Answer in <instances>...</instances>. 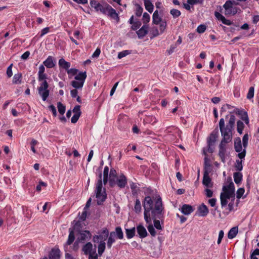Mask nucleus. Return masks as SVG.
Wrapping results in <instances>:
<instances>
[{"instance_id":"1","label":"nucleus","mask_w":259,"mask_h":259,"mask_svg":"<svg viewBox=\"0 0 259 259\" xmlns=\"http://www.w3.org/2000/svg\"><path fill=\"white\" fill-rule=\"evenodd\" d=\"M144 209V217L146 223L151 224L153 220L154 227L158 230H162L163 227L157 219L163 218L164 207L162 199L159 195H152L146 196L143 202Z\"/></svg>"},{"instance_id":"2","label":"nucleus","mask_w":259,"mask_h":259,"mask_svg":"<svg viewBox=\"0 0 259 259\" xmlns=\"http://www.w3.org/2000/svg\"><path fill=\"white\" fill-rule=\"evenodd\" d=\"M231 181L227 185L223 187V192L220 194V200L222 207H225L228 203V199H231L232 202L229 203L228 208L229 211L233 209V201L235 200V186L234 183Z\"/></svg>"},{"instance_id":"3","label":"nucleus","mask_w":259,"mask_h":259,"mask_svg":"<svg viewBox=\"0 0 259 259\" xmlns=\"http://www.w3.org/2000/svg\"><path fill=\"white\" fill-rule=\"evenodd\" d=\"M95 193L96 197L97 199V204L101 205L107 198L106 189L105 188L103 189L101 173L99 175V179L96 184Z\"/></svg>"},{"instance_id":"4","label":"nucleus","mask_w":259,"mask_h":259,"mask_svg":"<svg viewBox=\"0 0 259 259\" xmlns=\"http://www.w3.org/2000/svg\"><path fill=\"white\" fill-rule=\"evenodd\" d=\"M219 124L223 138L232 141L233 128L228 125H225L224 118L220 119Z\"/></svg>"},{"instance_id":"5","label":"nucleus","mask_w":259,"mask_h":259,"mask_svg":"<svg viewBox=\"0 0 259 259\" xmlns=\"http://www.w3.org/2000/svg\"><path fill=\"white\" fill-rule=\"evenodd\" d=\"M48 88L49 84L47 81H44L43 82H40L39 86L38 87L37 90L38 94L44 101H45L49 96L50 91Z\"/></svg>"},{"instance_id":"6","label":"nucleus","mask_w":259,"mask_h":259,"mask_svg":"<svg viewBox=\"0 0 259 259\" xmlns=\"http://www.w3.org/2000/svg\"><path fill=\"white\" fill-rule=\"evenodd\" d=\"M231 142V140H227L225 139H222L221 143L219 145V155L222 161L223 162L225 161V153L226 151V145L227 144Z\"/></svg>"},{"instance_id":"7","label":"nucleus","mask_w":259,"mask_h":259,"mask_svg":"<svg viewBox=\"0 0 259 259\" xmlns=\"http://www.w3.org/2000/svg\"><path fill=\"white\" fill-rule=\"evenodd\" d=\"M234 148L235 151L238 153V157L242 159L245 156V149L242 151V146L240 138H238L234 140Z\"/></svg>"},{"instance_id":"8","label":"nucleus","mask_w":259,"mask_h":259,"mask_svg":"<svg viewBox=\"0 0 259 259\" xmlns=\"http://www.w3.org/2000/svg\"><path fill=\"white\" fill-rule=\"evenodd\" d=\"M109 236V231L107 228H103L99 233L98 235L94 236L93 241L94 242H105Z\"/></svg>"},{"instance_id":"9","label":"nucleus","mask_w":259,"mask_h":259,"mask_svg":"<svg viewBox=\"0 0 259 259\" xmlns=\"http://www.w3.org/2000/svg\"><path fill=\"white\" fill-rule=\"evenodd\" d=\"M218 137V132H213L210 135L209 137L207 140V144H208V151L210 153L213 152V149L211 148V146H213L215 143L217 138Z\"/></svg>"},{"instance_id":"10","label":"nucleus","mask_w":259,"mask_h":259,"mask_svg":"<svg viewBox=\"0 0 259 259\" xmlns=\"http://www.w3.org/2000/svg\"><path fill=\"white\" fill-rule=\"evenodd\" d=\"M91 238V234L89 231H83L80 232L77 238V241L78 242H81L82 241H85L87 240H89Z\"/></svg>"},{"instance_id":"11","label":"nucleus","mask_w":259,"mask_h":259,"mask_svg":"<svg viewBox=\"0 0 259 259\" xmlns=\"http://www.w3.org/2000/svg\"><path fill=\"white\" fill-rule=\"evenodd\" d=\"M115 183L120 188H124L127 184V179L125 176L123 174L119 176Z\"/></svg>"},{"instance_id":"12","label":"nucleus","mask_w":259,"mask_h":259,"mask_svg":"<svg viewBox=\"0 0 259 259\" xmlns=\"http://www.w3.org/2000/svg\"><path fill=\"white\" fill-rule=\"evenodd\" d=\"M202 184L207 188H211L213 186L211 179L210 178L208 172L207 171H205L204 173Z\"/></svg>"},{"instance_id":"13","label":"nucleus","mask_w":259,"mask_h":259,"mask_svg":"<svg viewBox=\"0 0 259 259\" xmlns=\"http://www.w3.org/2000/svg\"><path fill=\"white\" fill-rule=\"evenodd\" d=\"M208 209L207 206L202 204L198 208V215L200 217H205L208 213Z\"/></svg>"},{"instance_id":"14","label":"nucleus","mask_w":259,"mask_h":259,"mask_svg":"<svg viewBox=\"0 0 259 259\" xmlns=\"http://www.w3.org/2000/svg\"><path fill=\"white\" fill-rule=\"evenodd\" d=\"M49 257L50 259H59L60 257V251L58 248H53L50 251Z\"/></svg>"},{"instance_id":"15","label":"nucleus","mask_w":259,"mask_h":259,"mask_svg":"<svg viewBox=\"0 0 259 259\" xmlns=\"http://www.w3.org/2000/svg\"><path fill=\"white\" fill-rule=\"evenodd\" d=\"M137 231L141 238H145L147 236V232L145 228L142 225H139L137 227Z\"/></svg>"},{"instance_id":"16","label":"nucleus","mask_w":259,"mask_h":259,"mask_svg":"<svg viewBox=\"0 0 259 259\" xmlns=\"http://www.w3.org/2000/svg\"><path fill=\"white\" fill-rule=\"evenodd\" d=\"M107 15L110 16L111 18L119 20V18L118 14L116 11L109 5H107Z\"/></svg>"},{"instance_id":"17","label":"nucleus","mask_w":259,"mask_h":259,"mask_svg":"<svg viewBox=\"0 0 259 259\" xmlns=\"http://www.w3.org/2000/svg\"><path fill=\"white\" fill-rule=\"evenodd\" d=\"M43 64L48 68L54 67L55 65V63L54 61L53 57L49 56L47 59L43 62Z\"/></svg>"},{"instance_id":"18","label":"nucleus","mask_w":259,"mask_h":259,"mask_svg":"<svg viewBox=\"0 0 259 259\" xmlns=\"http://www.w3.org/2000/svg\"><path fill=\"white\" fill-rule=\"evenodd\" d=\"M116 236H115L114 232H111L109 233V236L107 242V246L109 249H110L112 246V244L115 242Z\"/></svg>"},{"instance_id":"19","label":"nucleus","mask_w":259,"mask_h":259,"mask_svg":"<svg viewBox=\"0 0 259 259\" xmlns=\"http://www.w3.org/2000/svg\"><path fill=\"white\" fill-rule=\"evenodd\" d=\"M193 211L192 206L188 204H184L181 208V212L185 215H189Z\"/></svg>"},{"instance_id":"20","label":"nucleus","mask_w":259,"mask_h":259,"mask_svg":"<svg viewBox=\"0 0 259 259\" xmlns=\"http://www.w3.org/2000/svg\"><path fill=\"white\" fill-rule=\"evenodd\" d=\"M58 64L60 68L65 69L66 71L71 66L70 63L65 61L63 58H61L59 60Z\"/></svg>"},{"instance_id":"21","label":"nucleus","mask_w":259,"mask_h":259,"mask_svg":"<svg viewBox=\"0 0 259 259\" xmlns=\"http://www.w3.org/2000/svg\"><path fill=\"white\" fill-rule=\"evenodd\" d=\"M148 27L147 25H143L138 31H137V34L139 38H142L145 36L148 33Z\"/></svg>"},{"instance_id":"22","label":"nucleus","mask_w":259,"mask_h":259,"mask_svg":"<svg viewBox=\"0 0 259 259\" xmlns=\"http://www.w3.org/2000/svg\"><path fill=\"white\" fill-rule=\"evenodd\" d=\"M87 73L86 72H79L78 74H77L74 77V80L80 81L85 82V79L87 78Z\"/></svg>"},{"instance_id":"23","label":"nucleus","mask_w":259,"mask_h":259,"mask_svg":"<svg viewBox=\"0 0 259 259\" xmlns=\"http://www.w3.org/2000/svg\"><path fill=\"white\" fill-rule=\"evenodd\" d=\"M93 245L91 242L86 243L82 247V251L84 254H89L92 253Z\"/></svg>"},{"instance_id":"24","label":"nucleus","mask_w":259,"mask_h":259,"mask_svg":"<svg viewBox=\"0 0 259 259\" xmlns=\"http://www.w3.org/2000/svg\"><path fill=\"white\" fill-rule=\"evenodd\" d=\"M238 232L237 227H234L231 228L228 233V237L229 239H233L236 237Z\"/></svg>"},{"instance_id":"25","label":"nucleus","mask_w":259,"mask_h":259,"mask_svg":"<svg viewBox=\"0 0 259 259\" xmlns=\"http://www.w3.org/2000/svg\"><path fill=\"white\" fill-rule=\"evenodd\" d=\"M144 4L145 9L149 13H152L153 11L154 6L150 0H144Z\"/></svg>"},{"instance_id":"26","label":"nucleus","mask_w":259,"mask_h":259,"mask_svg":"<svg viewBox=\"0 0 259 259\" xmlns=\"http://www.w3.org/2000/svg\"><path fill=\"white\" fill-rule=\"evenodd\" d=\"M84 82L76 81V80H72L71 82V85L76 89L80 90L82 89Z\"/></svg>"},{"instance_id":"27","label":"nucleus","mask_w":259,"mask_h":259,"mask_svg":"<svg viewBox=\"0 0 259 259\" xmlns=\"http://www.w3.org/2000/svg\"><path fill=\"white\" fill-rule=\"evenodd\" d=\"M126 236L128 239L133 238L135 235V228L133 227L131 229H125Z\"/></svg>"},{"instance_id":"28","label":"nucleus","mask_w":259,"mask_h":259,"mask_svg":"<svg viewBox=\"0 0 259 259\" xmlns=\"http://www.w3.org/2000/svg\"><path fill=\"white\" fill-rule=\"evenodd\" d=\"M152 21L153 23L155 24H158L160 22H161V19L159 16L158 12L157 10L155 11L153 14Z\"/></svg>"},{"instance_id":"29","label":"nucleus","mask_w":259,"mask_h":259,"mask_svg":"<svg viewBox=\"0 0 259 259\" xmlns=\"http://www.w3.org/2000/svg\"><path fill=\"white\" fill-rule=\"evenodd\" d=\"M114 232L115 236L119 239H122L123 238V233L120 227H117L115 228Z\"/></svg>"},{"instance_id":"30","label":"nucleus","mask_w":259,"mask_h":259,"mask_svg":"<svg viewBox=\"0 0 259 259\" xmlns=\"http://www.w3.org/2000/svg\"><path fill=\"white\" fill-rule=\"evenodd\" d=\"M106 243L105 242H101L98 246V252L99 256H101L105 251Z\"/></svg>"},{"instance_id":"31","label":"nucleus","mask_w":259,"mask_h":259,"mask_svg":"<svg viewBox=\"0 0 259 259\" xmlns=\"http://www.w3.org/2000/svg\"><path fill=\"white\" fill-rule=\"evenodd\" d=\"M22 74L18 73L15 74L13 78V83L14 84H20L21 83Z\"/></svg>"},{"instance_id":"32","label":"nucleus","mask_w":259,"mask_h":259,"mask_svg":"<svg viewBox=\"0 0 259 259\" xmlns=\"http://www.w3.org/2000/svg\"><path fill=\"white\" fill-rule=\"evenodd\" d=\"M234 180L236 184L240 183L242 179V175L240 172L234 173Z\"/></svg>"},{"instance_id":"33","label":"nucleus","mask_w":259,"mask_h":259,"mask_svg":"<svg viewBox=\"0 0 259 259\" xmlns=\"http://www.w3.org/2000/svg\"><path fill=\"white\" fill-rule=\"evenodd\" d=\"M91 6L94 8L96 11H99L102 8V5L96 1H91L90 2Z\"/></svg>"},{"instance_id":"34","label":"nucleus","mask_w":259,"mask_h":259,"mask_svg":"<svg viewBox=\"0 0 259 259\" xmlns=\"http://www.w3.org/2000/svg\"><path fill=\"white\" fill-rule=\"evenodd\" d=\"M57 108L59 113L61 115H63L65 112V106H64L61 102H58L57 103Z\"/></svg>"},{"instance_id":"35","label":"nucleus","mask_w":259,"mask_h":259,"mask_svg":"<svg viewBox=\"0 0 259 259\" xmlns=\"http://www.w3.org/2000/svg\"><path fill=\"white\" fill-rule=\"evenodd\" d=\"M237 13V10L235 8H234L233 6H231L230 9H227L226 10H225L224 14L226 15H234Z\"/></svg>"},{"instance_id":"36","label":"nucleus","mask_w":259,"mask_h":259,"mask_svg":"<svg viewBox=\"0 0 259 259\" xmlns=\"http://www.w3.org/2000/svg\"><path fill=\"white\" fill-rule=\"evenodd\" d=\"M134 210L137 213H139L141 210V202L139 199H137L135 201V204L134 206Z\"/></svg>"},{"instance_id":"37","label":"nucleus","mask_w":259,"mask_h":259,"mask_svg":"<svg viewBox=\"0 0 259 259\" xmlns=\"http://www.w3.org/2000/svg\"><path fill=\"white\" fill-rule=\"evenodd\" d=\"M147 229L150 233V235L152 237H155L156 235V232L155 230L154 226L152 224H148V226H147Z\"/></svg>"},{"instance_id":"38","label":"nucleus","mask_w":259,"mask_h":259,"mask_svg":"<svg viewBox=\"0 0 259 259\" xmlns=\"http://www.w3.org/2000/svg\"><path fill=\"white\" fill-rule=\"evenodd\" d=\"M131 50H124L122 51L119 53H118V58L120 59L125 56H126L128 55H130L131 54Z\"/></svg>"},{"instance_id":"39","label":"nucleus","mask_w":259,"mask_h":259,"mask_svg":"<svg viewBox=\"0 0 259 259\" xmlns=\"http://www.w3.org/2000/svg\"><path fill=\"white\" fill-rule=\"evenodd\" d=\"M74 234L73 231H70L68 236V240L67 241V245H70L74 240Z\"/></svg>"},{"instance_id":"40","label":"nucleus","mask_w":259,"mask_h":259,"mask_svg":"<svg viewBox=\"0 0 259 259\" xmlns=\"http://www.w3.org/2000/svg\"><path fill=\"white\" fill-rule=\"evenodd\" d=\"M254 88L253 87L249 88L246 98L247 99H252L254 96Z\"/></svg>"},{"instance_id":"41","label":"nucleus","mask_w":259,"mask_h":259,"mask_svg":"<svg viewBox=\"0 0 259 259\" xmlns=\"http://www.w3.org/2000/svg\"><path fill=\"white\" fill-rule=\"evenodd\" d=\"M66 72L68 74L69 78H71L72 76L76 75L78 72V70L75 68H69V69Z\"/></svg>"},{"instance_id":"42","label":"nucleus","mask_w":259,"mask_h":259,"mask_svg":"<svg viewBox=\"0 0 259 259\" xmlns=\"http://www.w3.org/2000/svg\"><path fill=\"white\" fill-rule=\"evenodd\" d=\"M244 128V124L243 123L240 121L239 120L237 122V132L240 134H241L242 133V131Z\"/></svg>"},{"instance_id":"43","label":"nucleus","mask_w":259,"mask_h":259,"mask_svg":"<svg viewBox=\"0 0 259 259\" xmlns=\"http://www.w3.org/2000/svg\"><path fill=\"white\" fill-rule=\"evenodd\" d=\"M146 122L151 123L154 124L157 122V119L153 116H147L146 118Z\"/></svg>"},{"instance_id":"44","label":"nucleus","mask_w":259,"mask_h":259,"mask_svg":"<svg viewBox=\"0 0 259 259\" xmlns=\"http://www.w3.org/2000/svg\"><path fill=\"white\" fill-rule=\"evenodd\" d=\"M117 178L118 177H109L108 181L109 185L111 187H113L116 185L115 182Z\"/></svg>"},{"instance_id":"45","label":"nucleus","mask_w":259,"mask_h":259,"mask_svg":"<svg viewBox=\"0 0 259 259\" xmlns=\"http://www.w3.org/2000/svg\"><path fill=\"white\" fill-rule=\"evenodd\" d=\"M143 8L139 5H136V10L135 12V14L137 17H140L141 16L143 12Z\"/></svg>"},{"instance_id":"46","label":"nucleus","mask_w":259,"mask_h":259,"mask_svg":"<svg viewBox=\"0 0 259 259\" xmlns=\"http://www.w3.org/2000/svg\"><path fill=\"white\" fill-rule=\"evenodd\" d=\"M235 121V117L234 115H231L229 122L226 125L231 127L233 128Z\"/></svg>"},{"instance_id":"47","label":"nucleus","mask_w":259,"mask_h":259,"mask_svg":"<svg viewBox=\"0 0 259 259\" xmlns=\"http://www.w3.org/2000/svg\"><path fill=\"white\" fill-rule=\"evenodd\" d=\"M47 75L46 73H41L38 74V80L39 82H43L44 81H47Z\"/></svg>"},{"instance_id":"48","label":"nucleus","mask_w":259,"mask_h":259,"mask_svg":"<svg viewBox=\"0 0 259 259\" xmlns=\"http://www.w3.org/2000/svg\"><path fill=\"white\" fill-rule=\"evenodd\" d=\"M170 13L174 18L178 17L181 15V12L177 9H172L170 11Z\"/></svg>"},{"instance_id":"49","label":"nucleus","mask_w":259,"mask_h":259,"mask_svg":"<svg viewBox=\"0 0 259 259\" xmlns=\"http://www.w3.org/2000/svg\"><path fill=\"white\" fill-rule=\"evenodd\" d=\"M150 15L146 12L144 13L143 15L142 21L144 23H147L150 21Z\"/></svg>"},{"instance_id":"50","label":"nucleus","mask_w":259,"mask_h":259,"mask_svg":"<svg viewBox=\"0 0 259 259\" xmlns=\"http://www.w3.org/2000/svg\"><path fill=\"white\" fill-rule=\"evenodd\" d=\"M206 29V26L203 24L199 25L197 28V31L199 33H203Z\"/></svg>"},{"instance_id":"51","label":"nucleus","mask_w":259,"mask_h":259,"mask_svg":"<svg viewBox=\"0 0 259 259\" xmlns=\"http://www.w3.org/2000/svg\"><path fill=\"white\" fill-rule=\"evenodd\" d=\"M248 140V135L247 134L244 135L242 138V144H243V146L244 148H246V147L247 146Z\"/></svg>"},{"instance_id":"52","label":"nucleus","mask_w":259,"mask_h":259,"mask_svg":"<svg viewBox=\"0 0 259 259\" xmlns=\"http://www.w3.org/2000/svg\"><path fill=\"white\" fill-rule=\"evenodd\" d=\"M47 183H46L42 181H40L39 182L38 185H37L36 186V191L38 192H40L41 190V187H45L47 186Z\"/></svg>"},{"instance_id":"53","label":"nucleus","mask_w":259,"mask_h":259,"mask_svg":"<svg viewBox=\"0 0 259 259\" xmlns=\"http://www.w3.org/2000/svg\"><path fill=\"white\" fill-rule=\"evenodd\" d=\"M244 193V188H240L237 191V198L240 199Z\"/></svg>"},{"instance_id":"54","label":"nucleus","mask_w":259,"mask_h":259,"mask_svg":"<svg viewBox=\"0 0 259 259\" xmlns=\"http://www.w3.org/2000/svg\"><path fill=\"white\" fill-rule=\"evenodd\" d=\"M13 64H11L7 69V74L8 77H11L13 75L12 72Z\"/></svg>"},{"instance_id":"55","label":"nucleus","mask_w":259,"mask_h":259,"mask_svg":"<svg viewBox=\"0 0 259 259\" xmlns=\"http://www.w3.org/2000/svg\"><path fill=\"white\" fill-rule=\"evenodd\" d=\"M235 167L236 170H241L242 169V165L241 161H240L239 160H237L236 161Z\"/></svg>"},{"instance_id":"56","label":"nucleus","mask_w":259,"mask_h":259,"mask_svg":"<svg viewBox=\"0 0 259 259\" xmlns=\"http://www.w3.org/2000/svg\"><path fill=\"white\" fill-rule=\"evenodd\" d=\"M80 108V106L79 105L75 106L73 109V112L74 113V114L80 115L81 111Z\"/></svg>"},{"instance_id":"57","label":"nucleus","mask_w":259,"mask_h":259,"mask_svg":"<svg viewBox=\"0 0 259 259\" xmlns=\"http://www.w3.org/2000/svg\"><path fill=\"white\" fill-rule=\"evenodd\" d=\"M49 109L52 112L53 116H56L57 111L56 107L53 105H51L49 106Z\"/></svg>"},{"instance_id":"58","label":"nucleus","mask_w":259,"mask_h":259,"mask_svg":"<svg viewBox=\"0 0 259 259\" xmlns=\"http://www.w3.org/2000/svg\"><path fill=\"white\" fill-rule=\"evenodd\" d=\"M224 233L223 230H221L219 232V237H218V241H217V243L218 244L221 243L222 240L224 237Z\"/></svg>"},{"instance_id":"59","label":"nucleus","mask_w":259,"mask_h":259,"mask_svg":"<svg viewBox=\"0 0 259 259\" xmlns=\"http://www.w3.org/2000/svg\"><path fill=\"white\" fill-rule=\"evenodd\" d=\"M233 5V3L230 1H227L225 4L224 5V8L225 9V10H226L227 9H230L231 6Z\"/></svg>"},{"instance_id":"60","label":"nucleus","mask_w":259,"mask_h":259,"mask_svg":"<svg viewBox=\"0 0 259 259\" xmlns=\"http://www.w3.org/2000/svg\"><path fill=\"white\" fill-rule=\"evenodd\" d=\"M101 53L100 49L98 48L96 49L94 53L92 55L93 58H98Z\"/></svg>"},{"instance_id":"61","label":"nucleus","mask_w":259,"mask_h":259,"mask_svg":"<svg viewBox=\"0 0 259 259\" xmlns=\"http://www.w3.org/2000/svg\"><path fill=\"white\" fill-rule=\"evenodd\" d=\"M80 115L74 114L71 119V122L73 123H76L78 120V118L80 117Z\"/></svg>"},{"instance_id":"62","label":"nucleus","mask_w":259,"mask_h":259,"mask_svg":"<svg viewBox=\"0 0 259 259\" xmlns=\"http://www.w3.org/2000/svg\"><path fill=\"white\" fill-rule=\"evenodd\" d=\"M89 254V259H98V255L96 252V250Z\"/></svg>"},{"instance_id":"63","label":"nucleus","mask_w":259,"mask_h":259,"mask_svg":"<svg viewBox=\"0 0 259 259\" xmlns=\"http://www.w3.org/2000/svg\"><path fill=\"white\" fill-rule=\"evenodd\" d=\"M107 5L106 4L105 6L102 5V8H101L99 11L101 12L103 14H107L108 10H107Z\"/></svg>"},{"instance_id":"64","label":"nucleus","mask_w":259,"mask_h":259,"mask_svg":"<svg viewBox=\"0 0 259 259\" xmlns=\"http://www.w3.org/2000/svg\"><path fill=\"white\" fill-rule=\"evenodd\" d=\"M77 90L78 89H74L73 90H72L70 91L71 96L72 98H76L77 96H78V95H77V94H78Z\"/></svg>"}]
</instances>
